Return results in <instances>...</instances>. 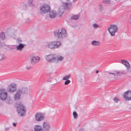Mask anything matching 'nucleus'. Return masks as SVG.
Segmentation results:
<instances>
[{
    "mask_svg": "<svg viewBox=\"0 0 131 131\" xmlns=\"http://www.w3.org/2000/svg\"><path fill=\"white\" fill-rule=\"evenodd\" d=\"M56 54H51L45 56L47 60L49 62H55Z\"/></svg>",
    "mask_w": 131,
    "mask_h": 131,
    "instance_id": "423d86ee",
    "label": "nucleus"
},
{
    "mask_svg": "<svg viewBox=\"0 0 131 131\" xmlns=\"http://www.w3.org/2000/svg\"><path fill=\"white\" fill-rule=\"evenodd\" d=\"M17 111L19 115L21 116H24L26 112V108L22 104L16 103Z\"/></svg>",
    "mask_w": 131,
    "mask_h": 131,
    "instance_id": "7ed1b4c3",
    "label": "nucleus"
},
{
    "mask_svg": "<svg viewBox=\"0 0 131 131\" xmlns=\"http://www.w3.org/2000/svg\"><path fill=\"white\" fill-rule=\"evenodd\" d=\"M120 100L119 99H117L116 97H115V102L116 103H117Z\"/></svg>",
    "mask_w": 131,
    "mask_h": 131,
    "instance_id": "f704fd0d",
    "label": "nucleus"
},
{
    "mask_svg": "<svg viewBox=\"0 0 131 131\" xmlns=\"http://www.w3.org/2000/svg\"><path fill=\"white\" fill-rule=\"evenodd\" d=\"M25 46V45L24 44L20 43H19V44L16 47L17 50L20 51H22V49L24 48Z\"/></svg>",
    "mask_w": 131,
    "mask_h": 131,
    "instance_id": "4468645a",
    "label": "nucleus"
},
{
    "mask_svg": "<svg viewBox=\"0 0 131 131\" xmlns=\"http://www.w3.org/2000/svg\"><path fill=\"white\" fill-rule=\"evenodd\" d=\"M9 129V128H5V129L6 130H7L8 129Z\"/></svg>",
    "mask_w": 131,
    "mask_h": 131,
    "instance_id": "c03bdc74",
    "label": "nucleus"
},
{
    "mask_svg": "<svg viewBox=\"0 0 131 131\" xmlns=\"http://www.w3.org/2000/svg\"><path fill=\"white\" fill-rule=\"evenodd\" d=\"M118 29L117 26L115 25V33L117 32L118 30Z\"/></svg>",
    "mask_w": 131,
    "mask_h": 131,
    "instance_id": "e433bc0d",
    "label": "nucleus"
},
{
    "mask_svg": "<svg viewBox=\"0 0 131 131\" xmlns=\"http://www.w3.org/2000/svg\"><path fill=\"white\" fill-rule=\"evenodd\" d=\"M42 127L43 130L45 131H48L50 129V126L48 124L44 122L43 123Z\"/></svg>",
    "mask_w": 131,
    "mask_h": 131,
    "instance_id": "ddd939ff",
    "label": "nucleus"
},
{
    "mask_svg": "<svg viewBox=\"0 0 131 131\" xmlns=\"http://www.w3.org/2000/svg\"><path fill=\"white\" fill-rule=\"evenodd\" d=\"M116 73L115 74V77L116 78H119L120 77L124 74V72L123 71H121L118 72L116 71Z\"/></svg>",
    "mask_w": 131,
    "mask_h": 131,
    "instance_id": "2eb2a0df",
    "label": "nucleus"
},
{
    "mask_svg": "<svg viewBox=\"0 0 131 131\" xmlns=\"http://www.w3.org/2000/svg\"><path fill=\"white\" fill-rule=\"evenodd\" d=\"M66 81L64 82V84L65 85H67L69 84L71 82L69 80H66Z\"/></svg>",
    "mask_w": 131,
    "mask_h": 131,
    "instance_id": "c756f323",
    "label": "nucleus"
},
{
    "mask_svg": "<svg viewBox=\"0 0 131 131\" xmlns=\"http://www.w3.org/2000/svg\"><path fill=\"white\" fill-rule=\"evenodd\" d=\"M76 0H74V1H76Z\"/></svg>",
    "mask_w": 131,
    "mask_h": 131,
    "instance_id": "de8ad7c7",
    "label": "nucleus"
},
{
    "mask_svg": "<svg viewBox=\"0 0 131 131\" xmlns=\"http://www.w3.org/2000/svg\"><path fill=\"white\" fill-rule=\"evenodd\" d=\"M80 16L79 15H76L74 16H72L71 17V19H75L77 20L78 19V18Z\"/></svg>",
    "mask_w": 131,
    "mask_h": 131,
    "instance_id": "5701e85b",
    "label": "nucleus"
},
{
    "mask_svg": "<svg viewBox=\"0 0 131 131\" xmlns=\"http://www.w3.org/2000/svg\"><path fill=\"white\" fill-rule=\"evenodd\" d=\"M63 13V11H61V10L59 9V14L60 16H61Z\"/></svg>",
    "mask_w": 131,
    "mask_h": 131,
    "instance_id": "2f4dec72",
    "label": "nucleus"
},
{
    "mask_svg": "<svg viewBox=\"0 0 131 131\" xmlns=\"http://www.w3.org/2000/svg\"><path fill=\"white\" fill-rule=\"evenodd\" d=\"M99 26L96 24H94L93 25V26L94 28H97Z\"/></svg>",
    "mask_w": 131,
    "mask_h": 131,
    "instance_id": "72a5a7b5",
    "label": "nucleus"
},
{
    "mask_svg": "<svg viewBox=\"0 0 131 131\" xmlns=\"http://www.w3.org/2000/svg\"><path fill=\"white\" fill-rule=\"evenodd\" d=\"M130 24L131 25V17L130 18Z\"/></svg>",
    "mask_w": 131,
    "mask_h": 131,
    "instance_id": "a18cd8bd",
    "label": "nucleus"
},
{
    "mask_svg": "<svg viewBox=\"0 0 131 131\" xmlns=\"http://www.w3.org/2000/svg\"><path fill=\"white\" fill-rule=\"evenodd\" d=\"M22 93V91L21 89H18L16 94L14 95V97L15 100H18L20 99L21 94Z\"/></svg>",
    "mask_w": 131,
    "mask_h": 131,
    "instance_id": "9d476101",
    "label": "nucleus"
},
{
    "mask_svg": "<svg viewBox=\"0 0 131 131\" xmlns=\"http://www.w3.org/2000/svg\"><path fill=\"white\" fill-rule=\"evenodd\" d=\"M56 59L55 62L58 61H62L63 58V57L62 56H59L56 54Z\"/></svg>",
    "mask_w": 131,
    "mask_h": 131,
    "instance_id": "dca6fc26",
    "label": "nucleus"
},
{
    "mask_svg": "<svg viewBox=\"0 0 131 131\" xmlns=\"http://www.w3.org/2000/svg\"><path fill=\"white\" fill-rule=\"evenodd\" d=\"M110 0H103V2L105 4H109Z\"/></svg>",
    "mask_w": 131,
    "mask_h": 131,
    "instance_id": "cd10ccee",
    "label": "nucleus"
},
{
    "mask_svg": "<svg viewBox=\"0 0 131 131\" xmlns=\"http://www.w3.org/2000/svg\"><path fill=\"white\" fill-rule=\"evenodd\" d=\"M126 62V65H125V66L126 67L127 70H128L131 68L130 65L128 61Z\"/></svg>",
    "mask_w": 131,
    "mask_h": 131,
    "instance_id": "b1692460",
    "label": "nucleus"
},
{
    "mask_svg": "<svg viewBox=\"0 0 131 131\" xmlns=\"http://www.w3.org/2000/svg\"><path fill=\"white\" fill-rule=\"evenodd\" d=\"M70 76H71L70 75H65L63 78L62 80H68V79L70 78Z\"/></svg>",
    "mask_w": 131,
    "mask_h": 131,
    "instance_id": "393cba45",
    "label": "nucleus"
},
{
    "mask_svg": "<svg viewBox=\"0 0 131 131\" xmlns=\"http://www.w3.org/2000/svg\"><path fill=\"white\" fill-rule=\"evenodd\" d=\"M124 100L125 101H131V91L128 90L125 92L123 95Z\"/></svg>",
    "mask_w": 131,
    "mask_h": 131,
    "instance_id": "39448f33",
    "label": "nucleus"
},
{
    "mask_svg": "<svg viewBox=\"0 0 131 131\" xmlns=\"http://www.w3.org/2000/svg\"><path fill=\"white\" fill-rule=\"evenodd\" d=\"M49 15L50 17L52 18L56 17V13L55 11H52L50 12Z\"/></svg>",
    "mask_w": 131,
    "mask_h": 131,
    "instance_id": "a211bd4d",
    "label": "nucleus"
},
{
    "mask_svg": "<svg viewBox=\"0 0 131 131\" xmlns=\"http://www.w3.org/2000/svg\"><path fill=\"white\" fill-rule=\"evenodd\" d=\"M109 73L110 74L109 75V77L110 78H111V74H112V75H113V76L114 77H115V73Z\"/></svg>",
    "mask_w": 131,
    "mask_h": 131,
    "instance_id": "c9c22d12",
    "label": "nucleus"
},
{
    "mask_svg": "<svg viewBox=\"0 0 131 131\" xmlns=\"http://www.w3.org/2000/svg\"><path fill=\"white\" fill-rule=\"evenodd\" d=\"M54 32L55 37L60 40L67 36L66 29L63 28L61 30L59 29L56 30Z\"/></svg>",
    "mask_w": 131,
    "mask_h": 131,
    "instance_id": "f257e3e1",
    "label": "nucleus"
},
{
    "mask_svg": "<svg viewBox=\"0 0 131 131\" xmlns=\"http://www.w3.org/2000/svg\"><path fill=\"white\" fill-rule=\"evenodd\" d=\"M35 118L36 120L40 121L43 120L44 116L41 113H37L35 115Z\"/></svg>",
    "mask_w": 131,
    "mask_h": 131,
    "instance_id": "9b49d317",
    "label": "nucleus"
},
{
    "mask_svg": "<svg viewBox=\"0 0 131 131\" xmlns=\"http://www.w3.org/2000/svg\"><path fill=\"white\" fill-rule=\"evenodd\" d=\"M16 85L15 83H12L8 86L7 90L9 92H14L16 90Z\"/></svg>",
    "mask_w": 131,
    "mask_h": 131,
    "instance_id": "6e6552de",
    "label": "nucleus"
},
{
    "mask_svg": "<svg viewBox=\"0 0 131 131\" xmlns=\"http://www.w3.org/2000/svg\"><path fill=\"white\" fill-rule=\"evenodd\" d=\"M99 72V71L98 70H96V73H98Z\"/></svg>",
    "mask_w": 131,
    "mask_h": 131,
    "instance_id": "37998d69",
    "label": "nucleus"
},
{
    "mask_svg": "<svg viewBox=\"0 0 131 131\" xmlns=\"http://www.w3.org/2000/svg\"><path fill=\"white\" fill-rule=\"evenodd\" d=\"M108 30L112 36L115 35V25H111L108 29Z\"/></svg>",
    "mask_w": 131,
    "mask_h": 131,
    "instance_id": "1a4fd4ad",
    "label": "nucleus"
},
{
    "mask_svg": "<svg viewBox=\"0 0 131 131\" xmlns=\"http://www.w3.org/2000/svg\"><path fill=\"white\" fill-rule=\"evenodd\" d=\"M50 6L47 4L43 5L40 7V11L41 13H48L50 11Z\"/></svg>",
    "mask_w": 131,
    "mask_h": 131,
    "instance_id": "20e7f679",
    "label": "nucleus"
},
{
    "mask_svg": "<svg viewBox=\"0 0 131 131\" xmlns=\"http://www.w3.org/2000/svg\"><path fill=\"white\" fill-rule=\"evenodd\" d=\"M99 9L100 11H102L103 9V7L102 5L101 4L99 5Z\"/></svg>",
    "mask_w": 131,
    "mask_h": 131,
    "instance_id": "c85d7f7f",
    "label": "nucleus"
},
{
    "mask_svg": "<svg viewBox=\"0 0 131 131\" xmlns=\"http://www.w3.org/2000/svg\"><path fill=\"white\" fill-rule=\"evenodd\" d=\"M5 89L0 90V98L3 101L6 100L7 98V93L5 92Z\"/></svg>",
    "mask_w": 131,
    "mask_h": 131,
    "instance_id": "0eeeda50",
    "label": "nucleus"
},
{
    "mask_svg": "<svg viewBox=\"0 0 131 131\" xmlns=\"http://www.w3.org/2000/svg\"><path fill=\"white\" fill-rule=\"evenodd\" d=\"M40 60L39 57L37 56H34L31 59V63L33 65L35 64L36 62H38Z\"/></svg>",
    "mask_w": 131,
    "mask_h": 131,
    "instance_id": "f8f14e48",
    "label": "nucleus"
},
{
    "mask_svg": "<svg viewBox=\"0 0 131 131\" xmlns=\"http://www.w3.org/2000/svg\"><path fill=\"white\" fill-rule=\"evenodd\" d=\"M0 47H2V44L0 41Z\"/></svg>",
    "mask_w": 131,
    "mask_h": 131,
    "instance_id": "a19ab883",
    "label": "nucleus"
},
{
    "mask_svg": "<svg viewBox=\"0 0 131 131\" xmlns=\"http://www.w3.org/2000/svg\"><path fill=\"white\" fill-rule=\"evenodd\" d=\"M30 68V67H27V68L28 70H29Z\"/></svg>",
    "mask_w": 131,
    "mask_h": 131,
    "instance_id": "79ce46f5",
    "label": "nucleus"
},
{
    "mask_svg": "<svg viewBox=\"0 0 131 131\" xmlns=\"http://www.w3.org/2000/svg\"><path fill=\"white\" fill-rule=\"evenodd\" d=\"M13 126L14 127H15L16 126V123H13Z\"/></svg>",
    "mask_w": 131,
    "mask_h": 131,
    "instance_id": "58836bf2",
    "label": "nucleus"
},
{
    "mask_svg": "<svg viewBox=\"0 0 131 131\" xmlns=\"http://www.w3.org/2000/svg\"><path fill=\"white\" fill-rule=\"evenodd\" d=\"M2 58L1 59V60H3L5 59V58L4 57V55H2Z\"/></svg>",
    "mask_w": 131,
    "mask_h": 131,
    "instance_id": "4c0bfd02",
    "label": "nucleus"
},
{
    "mask_svg": "<svg viewBox=\"0 0 131 131\" xmlns=\"http://www.w3.org/2000/svg\"><path fill=\"white\" fill-rule=\"evenodd\" d=\"M64 8L65 9H67L69 8V7L68 6L69 4L68 3H63Z\"/></svg>",
    "mask_w": 131,
    "mask_h": 131,
    "instance_id": "4be33fe9",
    "label": "nucleus"
},
{
    "mask_svg": "<svg viewBox=\"0 0 131 131\" xmlns=\"http://www.w3.org/2000/svg\"><path fill=\"white\" fill-rule=\"evenodd\" d=\"M113 100L115 101V98L113 99Z\"/></svg>",
    "mask_w": 131,
    "mask_h": 131,
    "instance_id": "49530a36",
    "label": "nucleus"
},
{
    "mask_svg": "<svg viewBox=\"0 0 131 131\" xmlns=\"http://www.w3.org/2000/svg\"><path fill=\"white\" fill-rule=\"evenodd\" d=\"M73 114V117L74 119H77L78 117V114L77 112H74Z\"/></svg>",
    "mask_w": 131,
    "mask_h": 131,
    "instance_id": "a878e982",
    "label": "nucleus"
},
{
    "mask_svg": "<svg viewBox=\"0 0 131 131\" xmlns=\"http://www.w3.org/2000/svg\"><path fill=\"white\" fill-rule=\"evenodd\" d=\"M33 0H29L28 3L29 5L30 6H33L32 4Z\"/></svg>",
    "mask_w": 131,
    "mask_h": 131,
    "instance_id": "bb28decb",
    "label": "nucleus"
},
{
    "mask_svg": "<svg viewBox=\"0 0 131 131\" xmlns=\"http://www.w3.org/2000/svg\"><path fill=\"white\" fill-rule=\"evenodd\" d=\"M61 45V43L58 41L47 42L45 45L46 47L50 49H57L60 47Z\"/></svg>",
    "mask_w": 131,
    "mask_h": 131,
    "instance_id": "f03ea898",
    "label": "nucleus"
},
{
    "mask_svg": "<svg viewBox=\"0 0 131 131\" xmlns=\"http://www.w3.org/2000/svg\"><path fill=\"white\" fill-rule=\"evenodd\" d=\"M79 131H84L83 128H81L80 129Z\"/></svg>",
    "mask_w": 131,
    "mask_h": 131,
    "instance_id": "ea45409f",
    "label": "nucleus"
},
{
    "mask_svg": "<svg viewBox=\"0 0 131 131\" xmlns=\"http://www.w3.org/2000/svg\"><path fill=\"white\" fill-rule=\"evenodd\" d=\"M22 41V40H21V39L20 38H17V42L18 43L21 42Z\"/></svg>",
    "mask_w": 131,
    "mask_h": 131,
    "instance_id": "473e14b6",
    "label": "nucleus"
},
{
    "mask_svg": "<svg viewBox=\"0 0 131 131\" xmlns=\"http://www.w3.org/2000/svg\"><path fill=\"white\" fill-rule=\"evenodd\" d=\"M91 44L92 45L94 46H98L100 44L99 42L95 40L92 41Z\"/></svg>",
    "mask_w": 131,
    "mask_h": 131,
    "instance_id": "412c9836",
    "label": "nucleus"
},
{
    "mask_svg": "<svg viewBox=\"0 0 131 131\" xmlns=\"http://www.w3.org/2000/svg\"><path fill=\"white\" fill-rule=\"evenodd\" d=\"M21 89L22 91V93L23 92L24 93H28L30 91V89L27 88H23Z\"/></svg>",
    "mask_w": 131,
    "mask_h": 131,
    "instance_id": "f3484780",
    "label": "nucleus"
},
{
    "mask_svg": "<svg viewBox=\"0 0 131 131\" xmlns=\"http://www.w3.org/2000/svg\"><path fill=\"white\" fill-rule=\"evenodd\" d=\"M121 61H122V63L124 66H125V65H126V62L128 61H126L125 60H122Z\"/></svg>",
    "mask_w": 131,
    "mask_h": 131,
    "instance_id": "7c9ffc66",
    "label": "nucleus"
},
{
    "mask_svg": "<svg viewBox=\"0 0 131 131\" xmlns=\"http://www.w3.org/2000/svg\"><path fill=\"white\" fill-rule=\"evenodd\" d=\"M35 131H43V130L41 127L37 125L34 127Z\"/></svg>",
    "mask_w": 131,
    "mask_h": 131,
    "instance_id": "6ab92c4d",
    "label": "nucleus"
},
{
    "mask_svg": "<svg viewBox=\"0 0 131 131\" xmlns=\"http://www.w3.org/2000/svg\"><path fill=\"white\" fill-rule=\"evenodd\" d=\"M0 38L1 40H3L5 39L6 36L4 33L1 32L0 34Z\"/></svg>",
    "mask_w": 131,
    "mask_h": 131,
    "instance_id": "aec40b11",
    "label": "nucleus"
}]
</instances>
